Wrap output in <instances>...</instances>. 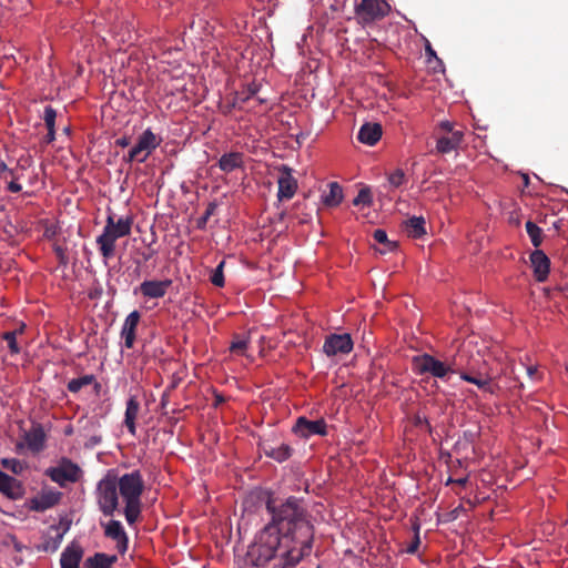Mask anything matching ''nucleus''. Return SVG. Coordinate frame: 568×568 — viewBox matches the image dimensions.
<instances>
[{
  "instance_id": "31",
  "label": "nucleus",
  "mask_w": 568,
  "mask_h": 568,
  "mask_svg": "<svg viewBox=\"0 0 568 568\" xmlns=\"http://www.w3.org/2000/svg\"><path fill=\"white\" fill-rule=\"evenodd\" d=\"M93 382L92 375H85L80 378H74L69 382L68 389L72 393L79 392L83 386L90 385Z\"/></svg>"
},
{
  "instance_id": "9",
  "label": "nucleus",
  "mask_w": 568,
  "mask_h": 568,
  "mask_svg": "<svg viewBox=\"0 0 568 568\" xmlns=\"http://www.w3.org/2000/svg\"><path fill=\"white\" fill-rule=\"evenodd\" d=\"M79 473L80 468L75 464L68 460H64L57 467L50 468L48 470L50 478L60 486H64L67 483H73L78 480Z\"/></svg>"
},
{
  "instance_id": "11",
  "label": "nucleus",
  "mask_w": 568,
  "mask_h": 568,
  "mask_svg": "<svg viewBox=\"0 0 568 568\" xmlns=\"http://www.w3.org/2000/svg\"><path fill=\"white\" fill-rule=\"evenodd\" d=\"M280 201L292 199L297 190V181L292 174V169L286 165L281 166L280 176L277 179Z\"/></svg>"
},
{
  "instance_id": "33",
  "label": "nucleus",
  "mask_w": 568,
  "mask_h": 568,
  "mask_svg": "<svg viewBox=\"0 0 568 568\" xmlns=\"http://www.w3.org/2000/svg\"><path fill=\"white\" fill-rule=\"evenodd\" d=\"M225 265V262L222 261L216 268L213 271L211 275V282L213 285L222 287L224 285V275H223V267Z\"/></svg>"
},
{
  "instance_id": "40",
  "label": "nucleus",
  "mask_w": 568,
  "mask_h": 568,
  "mask_svg": "<svg viewBox=\"0 0 568 568\" xmlns=\"http://www.w3.org/2000/svg\"><path fill=\"white\" fill-rule=\"evenodd\" d=\"M454 145L457 148L463 140V132L460 131H452V136H449Z\"/></svg>"
},
{
  "instance_id": "38",
  "label": "nucleus",
  "mask_w": 568,
  "mask_h": 568,
  "mask_svg": "<svg viewBox=\"0 0 568 568\" xmlns=\"http://www.w3.org/2000/svg\"><path fill=\"white\" fill-rule=\"evenodd\" d=\"M55 118H57V112L51 106H47L44 109V122H45V125L48 128V130L52 131V129L54 128V122H55Z\"/></svg>"
},
{
  "instance_id": "1",
  "label": "nucleus",
  "mask_w": 568,
  "mask_h": 568,
  "mask_svg": "<svg viewBox=\"0 0 568 568\" xmlns=\"http://www.w3.org/2000/svg\"><path fill=\"white\" fill-rule=\"evenodd\" d=\"M267 509L272 521L257 535L247 556L257 567L273 558H278L283 567L294 566L312 549L313 527L305 517V510L294 497L280 506L270 499Z\"/></svg>"
},
{
  "instance_id": "20",
  "label": "nucleus",
  "mask_w": 568,
  "mask_h": 568,
  "mask_svg": "<svg viewBox=\"0 0 568 568\" xmlns=\"http://www.w3.org/2000/svg\"><path fill=\"white\" fill-rule=\"evenodd\" d=\"M243 165V155L239 152H231L226 153L221 156L219 161L220 169L225 172L230 173Z\"/></svg>"
},
{
  "instance_id": "35",
  "label": "nucleus",
  "mask_w": 568,
  "mask_h": 568,
  "mask_svg": "<svg viewBox=\"0 0 568 568\" xmlns=\"http://www.w3.org/2000/svg\"><path fill=\"white\" fill-rule=\"evenodd\" d=\"M256 92H257V87L256 85H250L247 88V92L246 93H241V94H236L235 95V98L233 100V106H236L240 103L246 102L252 97H254L256 94Z\"/></svg>"
},
{
  "instance_id": "3",
  "label": "nucleus",
  "mask_w": 568,
  "mask_h": 568,
  "mask_svg": "<svg viewBox=\"0 0 568 568\" xmlns=\"http://www.w3.org/2000/svg\"><path fill=\"white\" fill-rule=\"evenodd\" d=\"M457 374L460 379L476 385L484 393L493 395L498 388L495 382L499 375L489 368L485 361L480 365L475 358L466 365L460 362Z\"/></svg>"
},
{
  "instance_id": "12",
  "label": "nucleus",
  "mask_w": 568,
  "mask_h": 568,
  "mask_svg": "<svg viewBox=\"0 0 568 568\" xmlns=\"http://www.w3.org/2000/svg\"><path fill=\"white\" fill-rule=\"evenodd\" d=\"M294 432L302 437H311L313 435H325L326 423L324 419L308 420L305 417H300L294 426Z\"/></svg>"
},
{
  "instance_id": "42",
  "label": "nucleus",
  "mask_w": 568,
  "mask_h": 568,
  "mask_svg": "<svg viewBox=\"0 0 568 568\" xmlns=\"http://www.w3.org/2000/svg\"><path fill=\"white\" fill-rule=\"evenodd\" d=\"M439 125L445 131H448V132L453 131V124L449 121H443V122H440Z\"/></svg>"
},
{
  "instance_id": "6",
  "label": "nucleus",
  "mask_w": 568,
  "mask_h": 568,
  "mask_svg": "<svg viewBox=\"0 0 568 568\" xmlns=\"http://www.w3.org/2000/svg\"><path fill=\"white\" fill-rule=\"evenodd\" d=\"M97 493L100 510L105 516H112L119 505L116 479L114 477L103 478L98 484Z\"/></svg>"
},
{
  "instance_id": "17",
  "label": "nucleus",
  "mask_w": 568,
  "mask_h": 568,
  "mask_svg": "<svg viewBox=\"0 0 568 568\" xmlns=\"http://www.w3.org/2000/svg\"><path fill=\"white\" fill-rule=\"evenodd\" d=\"M382 125L375 122H367L363 124L358 131L359 142L366 145H375L382 138Z\"/></svg>"
},
{
  "instance_id": "44",
  "label": "nucleus",
  "mask_w": 568,
  "mask_h": 568,
  "mask_svg": "<svg viewBox=\"0 0 568 568\" xmlns=\"http://www.w3.org/2000/svg\"><path fill=\"white\" fill-rule=\"evenodd\" d=\"M116 144L122 148H125L130 144V141L126 138H122V139L116 140Z\"/></svg>"
},
{
  "instance_id": "39",
  "label": "nucleus",
  "mask_w": 568,
  "mask_h": 568,
  "mask_svg": "<svg viewBox=\"0 0 568 568\" xmlns=\"http://www.w3.org/2000/svg\"><path fill=\"white\" fill-rule=\"evenodd\" d=\"M388 182L392 186L398 187L405 182V174L402 170H396L388 176Z\"/></svg>"
},
{
  "instance_id": "10",
  "label": "nucleus",
  "mask_w": 568,
  "mask_h": 568,
  "mask_svg": "<svg viewBox=\"0 0 568 568\" xmlns=\"http://www.w3.org/2000/svg\"><path fill=\"white\" fill-rule=\"evenodd\" d=\"M353 348V342L348 334H332L323 345V352L327 356L348 354Z\"/></svg>"
},
{
  "instance_id": "27",
  "label": "nucleus",
  "mask_w": 568,
  "mask_h": 568,
  "mask_svg": "<svg viewBox=\"0 0 568 568\" xmlns=\"http://www.w3.org/2000/svg\"><path fill=\"white\" fill-rule=\"evenodd\" d=\"M250 344L248 336H235L230 345V351L234 355H245L247 346Z\"/></svg>"
},
{
  "instance_id": "47",
  "label": "nucleus",
  "mask_w": 568,
  "mask_h": 568,
  "mask_svg": "<svg viewBox=\"0 0 568 568\" xmlns=\"http://www.w3.org/2000/svg\"><path fill=\"white\" fill-rule=\"evenodd\" d=\"M466 478H460V479H457L455 480V483H457L458 485H464L466 483Z\"/></svg>"
},
{
  "instance_id": "26",
  "label": "nucleus",
  "mask_w": 568,
  "mask_h": 568,
  "mask_svg": "<svg viewBox=\"0 0 568 568\" xmlns=\"http://www.w3.org/2000/svg\"><path fill=\"white\" fill-rule=\"evenodd\" d=\"M264 453L277 462H284L291 456V448L282 444L278 447L264 448Z\"/></svg>"
},
{
  "instance_id": "24",
  "label": "nucleus",
  "mask_w": 568,
  "mask_h": 568,
  "mask_svg": "<svg viewBox=\"0 0 568 568\" xmlns=\"http://www.w3.org/2000/svg\"><path fill=\"white\" fill-rule=\"evenodd\" d=\"M328 187V192L322 195V200L327 206H336L342 202L343 190L336 182L329 183Z\"/></svg>"
},
{
  "instance_id": "23",
  "label": "nucleus",
  "mask_w": 568,
  "mask_h": 568,
  "mask_svg": "<svg viewBox=\"0 0 568 568\" xmlns=\"http://www.w3.org/2000/svg\"><path fill=\"white\" fill-rule=\"evenodd\" d=\"M406 233L415 239L423 236L426 233L425 220L422 216H413L405 222Z\"/></svg>"
},
{
  "instance_id": "25",
  "label": "nucleus",
  "mask_w": 568,
  "mask_h": 568,
  "mask_svg": "<svg viewBox=\"0 0 568 568\" xmlns=\"http://www.w3.org/2000/svg\"><path fill=\"white\" fill-rule=\"evenodd\" d=\"M115 557H108L104 554H95L85 560V568H111Z\"/></svg>"
},
{
  "instance_id": "4",
  "label": "nucleus",
  "mask_w": 568,
  "mask_h": 568,
  "mask_svg": "<svg viewBox=\"0 0 568 568\" xmlns=\"http://www.w3.org/2000/svg\"><path fill=\"white\" fill-rule=\"evenodd\" d=\"M131 227V217H120L115 221L113 216H108L102 234L97 237L99 251L104 258H110L114 255L116 240L129 235Z\"/></svg>"
},
{
  "instance_id": "43",
  "label": "nucleus",
  "mask_w": 568,
  "mask_h": 568,
  "mask_svg": "<svg viewBox=\"0 0 568 568\" xmlns=\"http://www.w3.org/2000/svg\"><path fill=\"white\" fill-rule=\"evenodd\" d=\"M9 190L11 192H19L21 190V185L17 182H10L9 183Z\"/></svg>"
},
{
  "instance_id": "45",
  "label": "nucleus",
  "mask_w": 568,
  "mask_h": 568,
  "mask_svg": "<svg viewBox=\"0 0 568 568\" xmlns=\"http://www.w3.org/2000/svg\"><path fill=\"white\" fill-rule=\"evenodd\" d=\"M537 373V367L536 366H529L527 367V374L530 378H534L535 375Z\"/></svg>"
},
{
  "instance_id": "19",
  "label": "nucleus",
  "mask_w": 568,
  "mask_h": 568,
  "mask_svg": "<svg viewBox=\"0 0 568 568\" xmlns=\"http://www.w3.org/2000/svg\"><path fill=\"white\" fill-rule=\"evenodd\" d=\"M83 550L78 545L67 547L61 554V568H80Z\"/></svg>"
},
{
  "instance_id": "21",
  "label": "nucleus",
  "mask_w": 568,
  "mask_h": 568,
  "mask_svg": "<svg viewBox=\"0 0 568 568\" xmlns=\"http://www.w3.org/2000/svg\"><path fill=\"white\" fill-rule=\"evenodd\" d=\"M0 491L9 497H17L20 494L19 481L0 470Z\"/></svg>"
},
{
  "instance_id": "16",
  "label": "nucleus",
  "mask_w": 568,
  "mask_h": 568,
  "mask_svg": "<svg viewBox=\"0 0 568 568\" xmlns=\"http://www.w3.org/2000/svg\"><path fill=\"white\" fill-rule=\"evenodd\" d=\"M530 262L536 280L538 282H544L549 273V258L542 251L536 250L530 255Z\"/></svg>"
},
{
  "instance_id": "37",
  "label": "nucleus",
  "mask_w": 568,
  "mask_h": 568,
  "mask_svg": "<svg viewBox=\"0 0 568 568\" xmlns=\"http://www.w3.org/2000/svg\"><path fill=\"white\" fill-rule=\"evenodd\" d=\"M436 149L440 153H448V152L455 150L456 146L454 145V143L452 142V140L449 138L444 136L437 141Z\"/></svg>"
},
{
  "instance_id": "41",
  "label": "nucleus",
  "mask_w": 568,
  "mask_h": 568,
  "mask_svg": "<svg viewBox=\"0 0 568 568\" xmlns=\"http://www.w3.org/2000/svg\"><path fill=\"white\" fill-rule=\"evenodd\" d=\"M418 545H419V536H418V532H417L416 536H415L414 542H412V545L407 548V551L409 554L415 552L417 547H418Z\"/></svg>"
},
{
  "instance_id": "30",
  "label": "nucleus",
  "mask_w": 568,
  "mask_h": 568,
  "mask_svg": "<svg viewBox=\"0 0 568 568\" xmlns=\"http://www.w3.org/2000/svg\"><path fill=\"white\" fill-rule=\"evenodd\" d=\"M1 465L16 475L21 474L26 468V464L17 458H3Z\"/></svg>"
},
{
  "instance_id": "48",
  "label": "nucleus",
  "mask_w": 568,
  "mask_h": 568,
  "mask_svg": "<svg viewBox=\"0 0 568 568\" xmlns=\"http://www.w3.org/2000/svg\"><path fill=\"white\" fill-rule=\"evenodd\" d=\"M528 181H529V179H528V176L525 174V175H524V182H525V184H526V185L528 184Z\"/></svg>"
},
{
  "instance_id": "22",
  "label": "nucleus",
  "mask_w": 568,
  "mask_h": 568,
  "mask_svg": "<svg viewBox=\"0 0 568 568\" xmlns=\"http://www.w3.org/2000/svg\"><path fill=\"white\" fill-rule=\"evenodd\" d=\"M140 405L134 397H130L126 402L124 424L129 432L135 434V419L138 417Z\"/></svg>"
},
{
  "instance_id": "15",
  "label": "nucleus",
  "mask_w": 568,
  "mask_h": 568,
  "mask_svg": "<svg viewBox=\"0 0 568 568\" xmlns=\"http://www.w3.org/2000/svg\"><path fill=\"white\" fill-rule=\"evenodd\" d=\"M104 535L116 542V547L121 552L128 548V536L122 524L118 520H110L104 525Z\"/></svg>"
},
{
  "instance_id": "29",
  "label": "nucleus",
  "mask_w": 568,
  "mask_h": 568,
  "mask_svg": "<svg viewBox=\"0 0 568 568\" xmlns=\"http://www.w3.org/2000/svg\"><path fill=\"white\" fill-rule=\"evenodd\" d=\"M26 442L30 449L38 452L43 446L44 436L41 432L34 430L26 436Z\"/></svg>"
},
{
  "instance_id": "36",
  "label": "nucleus",
  "mask_w": 568,
  "mask_h": 568,
  "mask_svg": "<svg viewBox=\"0 0 568 568\" xmlns=\"http://www.w3.org/2000/svg\"><path fill=\"white\" fill-rule=\"evenodd\" d=\"M3 339L7 342L9 349L11 353L17 354L19 353V347L17 344V332H7L3 334Z\"/></svg>"
},
{
  "instance_id": "46",
  "label": "nucleus",
  "mask_w": 568,
  "mask_h": 568,
  "mask_svg": "<svg viewBox=\"0 0 568 568\" xmlns=\"http://www.w3.org/2000/svg\"><path fill=\"white\" fill-rule=\"evenodd\" d=\"M47 140H48V142H51L54 140V128L52 129V131L48 130Z\"/></svg>"
},
{
  "instance_id": "49",
  "label": "nucleus",
  "mask_w": 568,
  "mask_h": 568,
  "mask_svg": "<svg viewBox=\"0 0 568 568\" xmlns=\"http://www.w3.org/2000/svg\"><path fill=\"white\" fill-rule=\"evenodd\" d=\"M428 53L434 54V51L428 47L427 48Z\"/></svg>"
},
{
  "instance_id": "34",
  "label": "nucleus",
  "mask_w": 568,
  "mask_h": 568,
  "mask_svg": "<svg viewBox=\"0 0 568 568\" xmlns=\"http://www.w3.org/2000/svg\"><path fill=\"white\" fill-rule=\"evenodd\" d=\"M353 204L358 205H366L369 206L372 204V195L368 189H362L357 196L353 200Z\"/></svg>"
},
{
  "instance_id": "13",
  "label": "nucleus",
  "mask_w": 568,
  "mask_h": 568,
  "mask_svg": "<svg viewBox=\"0 0 568 568\" xmlns=\"http://www.w3.org/2000/svg\"><path fill=\"white\" fill-rule=\"evenodd\" d=\"M61 493L53 489H42L37 496L30 500V509L36 511H44L60 500Z\"/></svg>"
},
{
  "instance_id": "28",
  "label": "nucleus",
  "mask_w": 568,
  "mask_h": 568,
  "mask_svg": "<svg viewBox=\"0 0 568 568\" xmlns=\"http://www.w3.org/2000/svg\"><path fill=\"white\" fill-rule=\"evenodd\" d=\"M526 231L530 237V241L535 247H538L542 242V230L537 226L534 222L528 221L526 223Z\"/></svg>"
},
{
  "instance_id": "5",
  "label": "nucleus",
  "mask_w": 568,
  "mask_h": 568,
  "mask_svg": "<svg viewBox=\"0 0 568 568\" xmlns=\"http://www.w3.org/2000/svg\"><path fill=\"white\" fill-rule=\"evenodd\" d=\"M463 359L464 351L454 356L450 362H443L429 354H422L413 358V366L417 374H429L433 377L443 379L448 374H457Z\"/></svg>"
},
{
  "instance_id": "18",
  "label": "nucleus",
  "mask_w": 568,
  "mask_h": 568,
  "mask_svg": "<svg viewBox=\"0 0 568 568\" xmlns=\"http://www.w3.org/2000/svg\"><path fill=\"white\" fill-rule=\"evenodd\" d=\"M140 321V313L138 311L131 312L124 320L121 336L124 339V345L131 348L135 339V329Z\"/></svg>"
},
{
  "instance_id": "32",
  "label": "nucleus",
  "mask_w": 568,
  "mask_h": 568,
  "mask_svg": "<svg viewBox=\"0 0 568 568\" xmlns=\"http://www.w3.org/2000/svg\"><path fill=\"white\" fill-rule=\"evenodd\" d=\"M373 237L374 240L379 243V244H384L385 245V250L382 251V253L386 252V251H392L394 250L395 247V243L394 242H390L388 241L387 239V234L384 230H375L374 233H373Z\"/></svg>"
},
{
  "instance_id": "2",
  "label": "nucleus",
  "mask_w": 568,
  "mask_h": 568,
  "mask_svg": "<svg viewBox=\"0 0 568 568\" xmlns=\"http://www.w3.org/2000/svg\"><path fill=\"white\" fill-rule=\"evenodd\" d=\"M116 485L125 503V519L132 525L136 521L141 511V495L143 491L142 476L139 471L124 474L119 478Z\"/></svg>"
},
{
  "instance_id": "14",
  "label": "nucleus",
  "mask_w": 568,
  "mask_h": 568,
  "mask_svg": "<svg viewBox=\"0 0 568 568\" xmlns=\"http://www.w3.org/2000/svg\"><path fill=\"white\" fill-rule=\"evenodd\" d=\"M171 285V280L144 281L140 284L139 290L141 294L145 297L161 298L166 294Z\"/></svg>"
},
{
  "instance_id": "7",
  "label": "nucleus",
  "mask_w": 568,
  "mask_h": 568,
  "mask_svg": "<svg viewBox=\"0 0 568 568\" xmlns=\"http://www.w3.org/2000/svg\"><path fill=\"white\" fill-rule=\"evenodd\" d=\"M161 143V138L154 134L150 129H146L138 139L136 144L130 150L128 160L144 162L148 156Z\"/></svg>"
},
{
  "instance_id": "8",
  "label": "nucleus",
  "mask_w": 568,
  "mask_h": 568,
  "mask_svg": "<svg viewBox=\"0 0 568 568\" xmlns=\"http://www.w3.org/2000/svg\"><path fill=\"white\" fill-rule=\"evenodd\" d=\"M388 12L389 6L384 0H362L356 8L358 18L365 23L382 19Z\"/></svg>"
}]
</instances>
